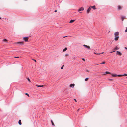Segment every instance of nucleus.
Returning a JSON list of instances; mask_svg holds the SVG:
<instances>
[{"label":"nucleus","instance_id":"obj_37","mask_svg":"<svg viewBox=\"0 0 127 127\" xmlns=\"http://www.w3.org/2000/svg\"><path fill=\"white\" fill-rule=\"evenodd\" d=\"M57 11L56 10H55V12H56Z\"/></svg>","mask_w":127,"mask_h":127},{"label":"nucleus","instance_id":"obj_43","mask_svg":"<svg viewBox=\"0 0 127 127\" xmlns=\"http://www.w3.org/2000/svg\"><path fill=\"white\" fill-rule=\"evenodd\" d=\"M1 19V18L0 17V19Z\"/></svg>","mask_w":127,"mask_h":127},{"label":"nucleus","instance_id":"obj_39","mask_svg":"<svg viewBox=\"0 0 127 127\" xmlns=\"http://www.w3.org/2000/svg\"><path fill=\"white\" fill-rule=\"evenodd\" d=\"M102 75H105V74L104 73V74H102Z\"/></svg>","mask_w":127,"mask_h":127},{"label":"nucleus","instance_id":"obj_29","mask_svg":"<svg viewBox=\"0 0 127 127\" xmlns=\"http://www.w3.org/2000/svg\"><path fill=\"white\" fill-rule=\"evenodd\" d=\"M3 40H4V41H7V40L5 39H4Z\"/></svg>","mask_w":127,"mask_h":127},{"label":"nucleus","instance_id":"obj_18","mask_svg":"<svg viewBox=\"0 0 127 127\" xmlns=\"http://www.w3.org/2000/svg\"><path fill=\"white\" fill-rule=\"evenodd\" d=\"M124 75H117V76L118 77H121L124 76Z\"/></svg>","mask_w":127,"mask_h":127},{"label":"nucleus","instance_id":"obj_26","mask_svg":"<svg viewBox=\"0 0 127 127\" xmlns=\"http://www.w3.org/2000/svg\"><path fill=\"white\" fill-rule=\"evenodd\" d=\"M25 95L27 96H29V95L27 93H25Z\"/></svg>","mask_w":127,"mask_h":127},{"label":"nucleus","instance_id":"obj_35","mask_svg":"<svg viewBox=\"0 0 127 127\" xmlns=\"http://www.w3.org/2000/svg\"><path fill=\"white\" fill-rule=\"evenodd\" d=\"M115 52V51H112V52H110V53H113V52Z\"/></svg>","mask_w":127,"mask_h":127},{"label":"nucleus","instance_id":"obj_14","mask_svg":"<svg viewBox=\"0 0 127 127\" xmlns=\"http://www.w3.org/2000/svg\"><path fill=\"white\" fill-rule=\"evenodd\" d=\"M36 86L39 87H43V85H36Z\"/></svg>","mask_w":127,"mask_h":127},{"label":"nucleus","instance_id":"obj_31","mask_svg":"<svg viewBox=\"0 0 127 127\" xmlns=\"http://www.w3.org/2000/svg\"><path fill=\"white\" fill-rule=\"evenodd\" d=\"M109 80H110V81H113V79H109Z\"/></svg>","mask_w":127,"mask_h":127},{"label":"nucleus","instance_id":"obj_7","mask_svg":"<svg viewBox=\"0 0 127 127\" xmlns=\"http://www.w3.org/2000/svg\"><path fill=\"white\" fill-rule=\"evenodd\" d=\"M90 7L91 8H92V9H96V7H95V5L91 6Z\"/></svg>","mask_w":127,"mask_h":127},{"label":"nucleus","instance_id":"obj_38","mask_svg":"<svg viewBox=\"0 0 127 127\" xmlns=\"http://www.w3.org/2000/svg\"><path fill=\"white\" fill-rule=\"evenodd\" d=\"M67 37V36H64V38H65V37Z\"/></svg>","mask_w":127,"mask_h":127},{"label":"nucleus","instance_id":"obj_10","mask_svg":"<svg viewBox=\"0 0 127 127\" xmlns=\"http://www.w3.org/2000/svg\"><path fill=\"white\" fill-rule=\"evenodd\" d=\"M75 21V20H71L70 21L69 23H72L74 21Z\"/></svg>","mask_w":127,"mask_h":127},{"label":"nucleus","instance_id":"obj_17","mask_svg":"<svg viewBox=\"0 0 127 127\" xmlns=\"http://www.w3.org/2000/svg\"><path fill=\"white\" fill-rule=\"evenodd\" d=\"M124 19H125V17L124 16H123V17H122L121 18V19L122 21H123V20Z\"/></svg>","mask_w":127,"mask_h":127},{"label":"nucleus","instance_id":"obj_19","mask_svg":"<svg viewBox=\"0 0 127 127\" xmlns=\"http://www.w3.org/2000/svg\"><path fill=\"white\" fill-rule=\"evenodd\" d=\"M121 8V7L120 6H118V9L119 10Z\"/></svg>","mask_w":127,"mask_h":127},{"label":"nucleus","instance_id":"obj_41","mask_svg":"<svg viewBox=\"0 0 127 127\" xmlns=\"http://www.w3.org/2000/svg\"><path fill=\"white\" fill-rule=\"evenodd\" d=\"M82 60H84H84H85V59H84V58L82 59Z\"/></svg>","mask_w":127,"mask_h":127},{"label":"nucleus","instance_id":"obj_28","mask_svg":"<svg viewBox=\"0 0 127 127\" xmlns=\"http://www.w3.org/2000/svg\"><path fill=\"white\" fill-rule=\"evenodd\" d=\"M64 67V65H63V66H62V67L61 68V69H63Z\"/></svg>","mask_w":127,"mask_h":127},{"label":"nucleus","instance_id":"obj_32","mask_svg":"<svg viewBox=\"0 0 127 127\" xmlns=\"http://www.w3.org/2000/svg\"><path fill=\"white\" fill-rule=\"evenodd\" d=\"M86 71L87 72H89V71L87 70H86Z\"/></svg>","mask_w":127,"mask_h":127},{"label":"nucleus","instance_id":"obj_33","mask_svg":"<svg viewBox=\"0 0 127 127\" xmlns=\"http://www.w3.org/2000/svg\"><path fill=\"white\" fill-rule=\"evenodd\" d=\"M74 99V100L76 102H77V101L75 99Z\"/></svg>","mask_w":127,"mask_h":127},{"label":"nucleus","instance_id":"obj_12","mask_svg":"<svg viewBox=\"0 0 127 127\" xmlns=\"http://www.w3.org/2000/svg\"><path fill=\"white\" fill-rule=\"evenodd\" d=\"M18 123L20 125H21L22 124V123L21 122V120H19L18 122Z\"/></svg>","mask_w":127,"mask_h":127},{"label":"nucleus","instance_id":"obj_24","mask_svg":"<svg viewBox=\"0 0 127 127\" xmlns=\"http://www.w3.org/2000/svg\"><path fill=\"white\" fill-rule=\"evenodd\" d=\"M27 79L28 80V81H29V82H30V81H31L29 79V78H28Z\"/></svg>","mask_w":127,"mask_h":127},{"label":"nucleus","instance_id":"obj_3","mask_svg":"<svg viewBox=\"0 0 127 127\" xmlns=\"http://www.w3.org/2000/svg\"><path fill=\"white\" fill-rule=\"evenodd\" d=\"M84 10V8L83 7H81L79 8L78 10V11L79 12L81 11H83Z\"/></svg>","mask_w":127,"mask_h":127},{"label":"nucleus","instance_id":"obj_40","mask_svg":"<svg viewBox=\"0 0 127 127\" xmlns=\"http://www.w3.org/2000/svg\"><path fill=\"white\" fill-rule=\"evenodd\" d=\"M18 57H15V58H18Z\"/></svg>","mask_w":127,"mask_h":127},{"label":"nucleus","instance_id":"obj_15","mask_svg":"<svg viewBox=\"0 0 127 127\" xmlns=\"http://www.w3.org/2000/svg\"><path fill=\"white\" fill-rule=\"evenodd\" d=\"M67 50V48L66 47L63 50V52H64L65 51H66Z\"/></svg>","mask_w":127,"mask_h":127},{"label":"nucleus","instance_id":"obj_27","mask_svg":"<svg viewBox=\"0 0 127 127\" xmlns=\"http://www.w3.org/2000/svg\"><path fill=\"white\" fill-rule=\"evenodd\" d=\"M127 32V27L126 28V29L125 31V32Z\"/></svg>","mask_w":127,"mask_h":127},{"label":"nucleus","instance_id":"obj_11","mask_svg":"<svg viewBox=\"0 0 127 127\" xmlns=\"http://www.w3.org/2000/svg\"><path fill=\"white\" fill-rule=\"evenodd\" d=\"M119 48L117 47V46H116L115 48H114V50H118L119 49Z\"/></svg>","mask_w":127,"mask_h":127},{"label":"nucleus","instance_id":"obj_30","mask_svg":"<svg viewBox=\"0 0 127 127\" xmlns=\"http://www.w3.org/2000/svg\"><path fill=\"white\" fill-rule=\"evenodd\" d=\"M124 75V76H126L127 75V74H124V75Z\"/></svg>","mask_w":127,"mask_h":127},{"label":"nucleus","instance_id":"obj_2","mask_svg":"<svg viewBox=\"0 0 127 127\" xmlns=\"http://www.w3.org/2000/svg\"><path fill=\"white\" fill-rule=\"evenodd\" d=\"M16 44H20L21 45H23L24 44V42H17L16 43Z\"/></svg>","mask_w":127,"mask_h":127},{"label":"nucleus","instance_id":"obj_4","mask_svg":"<svg viewBox=\"0 0 127 127\" xmlns=\"http://www.w3.org/2000/svg\"><path fill=\"white\" fill-rule=\"evenodd\" d=\"M28 37H24L23 38V39L26 42H27L28 40Z\"/></svg>","mask_w":127,"mask_h":127},{"label":"nucleus","instance_id":"obj_5","mask_svg":"<svg viewBox=\"0 0 127 127\" xmlns=\"http://www.w3.org/2000/svg\"><path fill=\"white\" fill-rule=\"evenodd\" d=\"M91 8L90 7H89L88 8V9L87 11V13H89V12L91 10Z\"/></svg>","mask_w":127,"mask_h":127},{"label":"nucleus","instance_id":"obj_25","mask_svg":"<svg viewBox=\"0 0 127 127\" xmlns=\"http://www.w3.org/2000/svg\"><path fill=\"white\" fill-rule=\"evenodd\" d=\"M69 56V54H66L65 55V56L66 57L67 56Z\"/></svg>","mask_w":127,"mask_h":127},{"label":"nucleus","instance_id":"obj_21","mask_svg":"<svg viewBox=\"0 0 127 127\" xmlns=\"http://www.w3.org/2000/svg\"><path fill=\"white\" fill-rule=\"evenodd\" d=\"M88 78H87L85 79V81H87L88 80Z\"/></svg>","mask_w":127,"mask_h":127},{"label":"nucleus","instance_id":"obj_23","mask_svg":"<svg viewBox=\"0 0 127 127\" xmlns=\"http://www.w3.org/2000/svg\"><path fill=\"white\" fill-rule=\"evenodd\" d=\"M94 53L96 54H100V53H95V52H94Z\"/></svg>","mask_w":127,"mask_h":127},{"label":"nucleus","instance_id":"obj_34","mask_svg":"<svg viewBox=\"0 0 127 127\" xmlns=\"http://www.w3.org/2000/svg\"><path fill=\"white\" fill-rule=\"evenodd\" d=\"M35 62H36V60H35V59H33V60Z\"/></svg>","mask_w":127,"mask_h":127},{"label":"nucleus","instance_id":"obj_8","mask_svg":"<svg viewBox=\"0 0 127 127\" xmlns=\"http://www.w3.org/2000/svg\"><path fill=\"white\" fill-rule=\"evenodd\" d=\"M75 84H71L70 85V87H72L73 88Z\"/></svg>","mask_w":127,"mask_h":127},{"label":"nucleus","instance_id":"obj_1","mask_svg":"<svg viewBox=\"0 0 127 127\" xmlns=\"http://www.w3.org/2000/svg\"><path fill=\"white\" fill-rule=\"evenodd\" d=\"M119 33L118 32H116L114 33V40L115 41H117L119 39Z\"/></svg>","mask_w":127,"mask_h":127},{"label":"nucleus","instance_id":"obj_22","mask_svg":"<svg viewBox=\"0 0 127 127\" xmlns=\"http://www.w3.org/2000/svg\"><path fill=\"white\" fill-rule=\"evenodd\" d=\"M105 62H103L100 63V64H105Z\"/></svg>","mask_w":127,"mask_h":127},{"label":"nucleus","instance_id":"obj_20","mask_svg":"<svg viewBox=\"0 0 127 127\" xmlns=\"http://www.w3.org/2000/svg\"><path fill=\"white\" fill-rule=\"evenodd\" d=\"M105 73L106 74H110L111 73L110 72L107 71L105 72Z\"/></svg>","mask_w":127,"mask_h":127},{"label":"nucleus","instance_id":"obj_6","mask_svg":"<svg viewBox=\"0 0 127 127\" xmlns=\"http://www.w3.org/2000/svg\"><path fill=\"white\" fill-rule=\"evenodd\" d=\"M83 46L88 49H90V47L89 46H87L85 44Z\"/></svg>","mask_w":127,"mask_h":127},{"label":"nucleus","instance_id":"obj_16","mask_svg":"<svg viewBox=\"0 0 127 127\" xmlns=\"http://www.w3.org/2000/svg\"><path fill=\"white\" fill-rule=\"evenodd\" d=\"M51 121L52 123V125L53 126H54L55 125H54V123H53V121L52 120H51Z\"/></svg>","mask_w":127,"mask_h":127},{"label":"nucleus","instance_id":"obj_13","mask_svg":"<svg viewBox=\"0 0 127 127\" xmlns=\"http://www.w3.org/2000/svg\"><path fill=\"white\" fill-rule=\"evenodd\" d=\"M112 76L116 77L117 76V75L116 74H112Z\"/></svg>","mask_w":127,"mask_h":127},{"label":"nucleus","instance_id":"obj_36","mask_svg":"<svg viewBox=\"0 0 127 127\" xmlns=\"http://www.w3.org/2000/svg\"><path fill=\"white\" fill-rule=\"evenodd\" d=\"M79 110H80V109H78V110H77V111H79Z\"/></svg>","mask_w":127,"mask_h":127},{"label":"nucleus","instance_id":"obj_42","mask_svg":"<svg viewBox=\"0 0 127 127\" xmlns=\"http://www.w3.org/2000/svg\"><path fill=\"white\" fill-rule=\"evenodd\" d=\"M103 52H102V53H100V54H103Z\"/></svg>","mask_w":127,"mask_h":127},{"label":"nucleus","instance_id":"obj_9","mask_svg":"<svg viewBox=\"0 0 127 127\" xmlns=\"http://www.w3.org/2000/svg\"><path fill=\"white\" fill-rule=\"evenodd\" d=\"M116 52H117V53L119 55L121 56L122 55V53L120 52H119L118 51H117Z\"/></svg>","mask_w":127,"mask_h":127}]
</instances>
